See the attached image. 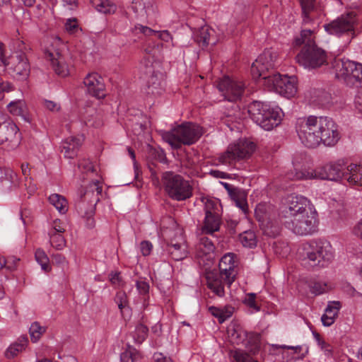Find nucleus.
<instances>
[{"label":"nucleus","mask_w":362,"mask_h":362,"mask_svg":"<svg viewBox=\"0 0 362 362\" xmlns=\"http://www.w3.org/2000/svg\"><path fill=\"white\" fill-rule=\"evenodd\" d=\"M152 244L148 241H143L141 243L140 249L144 256L148 255L152 250Z\"/></svg>","instance_id":"58"},{"label":"nucleus","mask_w":362,"mask_h":362,"mask_svg":"<svg viewBox=\"0 0 362 362\" xmlns=\"http://www.w3.org/2000/svg\"><path fill=\"white\" fill-rule=\"evenodd\" d=\"M165 190L172 199L177 201L188 199L192 194V187L189 182H166Z\"/></svg>","instance_id":"18"},{"label":"nucleus","mask_w":362,"mask_h":362,"mask_svg":"<svg viewBox=\"0 0 362 362\" xmlns=\"http://www.w3.org/2000/svg\"><path fill=\"white\" fill-rule=\"evenodd\" d=\"M44 105H45V107H46V109L50 110V111H58L59 109H60V106L54 103V101H51V100H45V103H44Z\"/></svg>","instance_id":"61"},{"label":"nucleus","mask_w":362,"mask_h":362,"mask_svg":"<svg viewBox=\"0 0 362 362\" xmlns=\"http://www.w3.org/2000/svg\"><path fill=\"white\" fill-rule=\"evenodd\" d=\"M247 112L250 118L262 129L270 131L281 122L282 112L278 107H272L270 104L254 100L247 106Z\"/></svg>","instance_id":"5"},{"label":"nucleus","mask_w":362,"mask_h":362,"mask_svg":"<svg viewBox=\"0 0 362 362\" xmlns=\"http://www.w3.org/2000/svg\"><path fill=\"white\" fill-rule=\"evenodd\" d=\"M354 234L362 240V218L355 225L353 229Z\"/></svg>","instance_id":"64"},{"label":"nucleus","mask_w":362,"mask_h":362,"mask_svg":"<svg viewBox=\"0 0 362 362\" xmlns=\"http://www.w3.org/2000/svg\"><path fill=\"white\" fill-rule=\"evenodd\" d=\"M35 257L36 261L41 265V267L44 271L47 272L49 270V259L42 250L37 249L35 251Z\"/></svg>","instance_id":"43"},{"label":"nucleus","mask_w":362,"mask_h":362,"mask_svg":"<svg viewBox=\"0 0 362 362\" xmlns=\"http://www.w3.org/2000/svg\"><path fill=\"white\" fill-rule=\"evenodd\" d=\"M277 64V53L272 49H265L252 63V75L255 80H262V85L269 90L286 98L294 96L297 92L296 77L274 72L267 74Z\"/></svg>","instance_id":"1"},{"label":"nucleus","mask_w":362,"mask_h":362,"mask_svg":"<svg viewBox=\"0 0 362 362\" xmlns=\"http://www.w3.org/2000/svg\"><path fill=\"white\" fill-rule=\"evenodd\" d=\"M93 6L95 9L104 14L114 13L117 9V6L110 0H92Z\"/></svg>","instance_id":"33"},{"label":"nucleus","mask_w":362,"mask_h":362,"mask_svg":"<svg viewBox=\"0 0 362 362\" xmlns=\"http://www.w3.org/2000/svg\"><path fill=\"white\" fill-rule=\"evenodd\" d=\"M356 21V14L351 12L325 24L324 28L329 34L340 36L343 34L353 33Z\"/></svg>","instance_id":"13"},{"label":"nucleus","mask_w":362,"mask_h":362,"mask_svg":"<svg viewBox=\"0 0 362 362\" xmlns=\"http://www.w3.org/2000/svg\"><path fill=\"white\" fill-rule=\"evenodd\" d=\"M156 36L165 42L172 40V36L168 30L157 31Z\"/></svg>","instance_id":"63"},{"label":"nucleus","mask_w":362,"mask_h":362,"mask_svg":"<svg viewBox=\"0 0 362 362\" xmlns=\"http://www.w3.org/2000/svg\"><path fill=\"white\" fill-rule=\"evenodd\" d=\"M139 352L132 346H128L120 356L121 362H139Z\"/></svg>","instance_id":"37"},{"label":"nucleus","mask_w":362,"mask_h":362,"mask_svg":"<svg viewBox=\"0 0 362 362\" xmlns=\"http://www.w3.org/2000/svg\"><path fill=\"white\" fill-rule=\"evenodd\" d=\"M272 207L269 205L259 204L255 209L256 217H265L269 213Z\"/></svg>","instance_id":"52"},{"label":"nucleus","mask_w":362,"mask_h":362,"mask_svg":"<svg viewBox=\"0 0 362 362\" xmlns=\"http://www.w3.org/2000/svg\"><path fill=\"white\" fill-rule=\"evenodd\" d=\"M28 339L26 336H21L18 341L11 344L6 350V356L8 358L15 357L24 350L28 344Z\"/></svg>","instance_id":"32"},{"label":"nucleus","mask_w":362,"mask_h":362,"mask_svg":"<svg viewBox=\"0 0 362 362\" xmlns=\"http://www.w3.org/2000/svg\"><path fill=\"white\" fill-rule=\"evenodd\" d=\"M78 168L83 175L81 177L83 180L100 181V180L104 179L102 176L98 175L92 162L88 159L80 160L78 163Z\"/></svg>","instance_id":"25"},{"label":"nucleus","mask_w":362,"mask_h":362,"mask_svg":"<svg viewBox=\"0 0 362 362\" xmlns=\"http://www.w3.org/2000/svg\"><path fill=\"white\" fill-rule=\"evenodd\" d=\"M294 44L300 46L304 44L300 52L296 55V62L308 69H316L327 63L326 52L317 47L314 41L313 30L303 29L300 37L295 38Z\"/></svg>","instance_id":"4"},{"label":"nucleus","mask_w":362,"mask_h":362,"mask_svg":"<svg viewBox=\"0 0 362 362\" xmlns=\"http://www.w3.org/2000/svg\"><path fill=\"white\" fill-rule=\"evenodd\" d=\"M214 33V30L208 26L202 27L196 34L195 40L200 46L206 47L209 44H216V41L211 39V33Z\"/></svg>","instance_id":"31"},{"label":"nucleus","mask_w":362,"mask_h":362,"mask_svg":"<svg viewBox=\"0 0 362 362\" xmlns=\"http://www.w3.org/2000/svg\"><path fill=\"white\" fill-rule=\"evenodd\" d=\"M255 150V144L247 139H239L236 143L230 144L227 151L220 156V161L230 164L233 160L247 158Z\"/></svg>","instance_id":"12"},{"label":"nucleus","mask_w":362,"mask_h":362,"mask_svg":"<svg viewBox=\"0 0 362 362\" xmlns=\"http://www.w3.org/2000/svg\"><path fill=\"white\" fill-rule=\"evenodd\" d=\"M47 58L50 60L52 69L57 75L62 77L68 76V66L64 62L62 57H59L55 58L52 53H49Z\"/></svg>","instance_id":"30"},{"label":"nucleus","mask_w":362,"mask_h":362,"mask_svg":"<svg viewBox=\"0 0 362 362\" xmlns=\"http://www.w3.org/2000/svg\"><path fill=\"white\" fill-rule=\"evenodd\" d=\"M209 174L212 175L214 178L216 179H230V180H240V177L238 175L236 174H228L226 173L216 170H212L209 172Z\"/></svg>","instance_id":"49"},{"label":"nucleus","mask_w":362,"mask_h":362,"mask_svg":"<svg viewBox=\"0 0 362 362\" xmlns=\"http://www.w3.org/2000/svg\"><path fill=\"white\" fill-rule=\"evenodd\" d=\"M164 234L168 240L165 250L170 257L175 261L185 259L188 255V250L182 229H166Z\"/></svg>","instance_id":"11"},{"label":"nucleus","mask_w":362,"mask_h":362,"mask_svg":"<svg viewBox=\"0 0 362 362\" xmlns=\"http://www.w3.org/2000/svg\"><path fill=\"white\" fill-rule=\"evenodd\" d=\"M202 202L204 203L205 216L218 214L217 206L218 201L209 198H203Z\"/></svg>","instance_id":"42"},{"label":"nucleus","mask_w":362,"mask_h":362,"mask_svg":"<svg viewBox=\"0 0 362 362\" xmlns=\"http://www.w3.org/2000/svg\"><path fill=\"white\" fill-rule=\"evenodd\" d=\"M235 257V254L227 253L221 257L218 264L219 274L226 276V282L229 284H233L237 275Z\"/></svg>","instance_id":"16"},{"label":"nucleus","mask_w":362,"mask_h":362,"mask_svg":"<svg viewBox=\"0 0 362 362\" xmlns=\"http://www.w3.org/2000/svg\"><path fill=\"white\" fill-rule=\"evenodd\" d=\"M52 233H58L62 234L65 231V228L64 227V223L59 219H56L53 221L52 223Z\"/></svg>","instance_id":"57"},{"label":"nucleus","mask_w":362,"mask_h":362,"mask_svg":"<svg viewBox=\"0 0 362 362\" xmlns=\"http://www.w3.org/2000/svg\"><path fill=\"white\" fill-rule=\"evenodd\" d=\"M230 356L235 362H258L254 360L248 354L240 349L232 351Z\"/></svg>","instance_id":"39"},{"label":"nucleus","mask_w":362,"mask_h":362,"mask_svg":"<svg viewBox=\"0 0 362 362\" xmlns=\"http://www.w3.org/2000/svg\"><path fill=\"white\" fill-rule=\"evenodd\" d=\"M207 287L218 297L225 295L224 288L230 287L231 284L226 282V276L214 271H208L205 274Z\"/></svg>","instance_id":"17"},{"label":"nucleus","mask_w":362,"mask_h":362,"mask_svg":"<svg viewBox=\"0 0 362 362\" xmlns=\"http://www.w3.org/2000/svg\"><path fill=\"white\" fill-rule=\"evenodd\" d=\"M45 327L41 326L37 322L32 323L30 327V335L33 342H37L45 332Z\"/></svg>","instance_id":"38"},{"label":"nucleus","mask_w":362,"mask_h":362,"mask_svg":"<svg viewBox=\"0 0 362 362\" xmlns=\"http://www.w3.org/2000/svg\"><path fill=\"white\" fill-rule=\"evenodd\" d=\"M13 86L8 81H3L0 83V94L4 92L8 93L13 90Z\"/></svg>","instance_id":"62"},{"label":"nucleus","mask_w":362,"mask_h":362,"mask_svg":"<svg viewBox=\"0 0 362 362\" xmlns=\"http://www.w3.org/2000/svg\"><path fill=\"white\" fill-rule=\"evenodd\" d=\"M4 65L8 66L13 77L18 80L26 79L30 74V66L25 53H16Z\"/></svg>","instance_id":"15"},{"label":"nucleus","mask_w":362,"mask_h":362,"mask_svg":"<svg viewBox=\"0 0 362 362\" xmlns=\"http://www.w3.org/2000/svg\"><path fill=\"white\" fill-rule=\"evenodd\" d=\"M315 209L311 202L301 195H289L281 208L280 217L282 222L288 221L296 216Z\"/></svg>","instance_id":"8"},{"label":"nucleus","mask_w":362,"mask_h":362,"mask_svg":"<svg viewBox=\"0 0 362 362\" xmlns=\"http://www.w3.org/2000/svg\"><path fill=\"white\" fill-rule=\"evenodd\" d=\"M52 259L54 262L59 265H64L66 263L65 257L59 253L53 254Z\"/></svg>","instance_id":"60"},{"label":"nucleus","mask_w":362,"mask_h":362,"mask_svg":"<svg viewBox=\"0 0 362 362\" xmlns=\"http://www.w3.org/2000/svg\"><path fill=\"white\" fill-rule=\"evenodd\" d=\"M153 62L154 59H153V57L151 59L147 57H144L142 59L140 69L146 75H148V74H151L155 71L153 68Z\"/></svg>","instance_id":"45"},{"label":"nucleus","mask_w":362,"mask_h":362,"mask_svg":"<svg viewBox=\"0 0 362 362\" xmlns=\"http://www.w3.org/2000/svg\"><path fill=\"white\" fill-rule=\"evenodd\" d=\"M101 184L102 182H90L83 196H86L89 192H92L93 194L95 192H96L97 195L100 194L103 191V186Z\"/></svg>","instance_id":"51"},{"label":"nucleus","mask_w":362,"mask_h":362,"mask_svg":"<svg viewBox=\"0 0 362 362\" xmlns=\"http://www.w3.org/2000/svg\"><path fill=\"white\" fill-rule=\"evenodd\" d=\"M115 300L118 305V307L122 313L123 312V309L129 308L127 296L125 292L118 291L115 298Z\"/></svg>","instance_id":"46"},{"label":"nucleus","mask_w":362,"mask_h":362,"mask_svg":"<svg viewBox=\"0 0 362 362\" xmlns=\"http://www.w3.org/2000/svg\"><path fill=\"white\" fill-rule=\"evenodd\" d=\"M301 216H296L283 222L285 227L298 235L313 234L317 229V212L315 209L310 210Z\"/></svg>","instance_id":"9"},{"label":"nucleus","mask_w":362,"mask_h":362,"mask_svg":"<svg viewBox=\"0 0 362 362\" xmlns=\"http://www.w3.org/2000/svg\"><path fill=\"white\" fill-rule=\"evenodd\" d=\"M148 155L153 159L159 161L162 163H167V158L164 151L160 148H155L153 146L149 147Z\"/></svg>","instance_id":"41"},{"label":"nucleus","mask_w":362,"mask_h":362,"mask_svg":"<svg viewBox=\"0 0 362 362\" xmlns=\"http://www.w3.org/2000/svg\"><path fill=\"white\" fill-rule=\"evenodd\" d=\"M310 291L315 295H320L328 290L327 284L321 281H315L310 285Z\"/></svg>","instance_id":"47"},{"label":"nucleus","mask_w":362,"mask_h":362,"mask_svg":"<svg viewBox=\"0 0 362 362\" xmlns=\"http://www.w3.org/2000/svg\"><path fill=\"white\" fill-rule=\"evenodd\" d=\"M206 235H201L199 243L197 245V256L202 257L203 256H209L207 259L211 258V254L215 250L214 241L211 236H206Z\"/></svg>","instance_id":"26"},{"label":"nucleus","mask_w":362,"mask_h":362,"mask_svg":"<svg viewBox=\"0 0 362 362\" xmlns=\"http://www.w3.org/2000/svg\"><path fill=\"white\" fill-rule=\"evenodd\" d=\"M256 295L253 293H248L244 300V303L250 308L255 310L256 311L259 310V308L257 305Z\"/></svg>","instance_id":"53"},{"label":"nucleus","mask_w":362,"mask_h":362,"mask_svg":"<svg viewBox=\"0 0 362 362\" xmlns=\"http://www.w3.org/2000/svg\"><path fill=\"white\" fill-rule=\"evenodd\" d=\"M297 132L301 142L308 148H315L321 142L334 146L339 139L334 122L327 117L309 116L298 124Z\"/></svg>","instance_id":"2"},{"label":"nucleus","mask_w":362,"mask_h":362,"mask_svg":"<svg viewBox=\"0 0 362 362\" xmlns=\"http://www.w3.org/2000/svg\"><path fill=\"white\" fill-rule=\"evenodd\" d=\"M21 139L18 126L6 114L0 112V145L8 151L15 149Z\"/></svg>","instance_id":"10"},{"label":"nucleus","mask_w":362,"mask_h":362,"mask_svg":"<svg viewBox=\"0 0 362 362\" xmlns=\"http://www.w3.org/2000/svg\"><path fill=\"white\" fill-rule=\"evenodd\" d=\"M163 181H184L181 177L178 175L175 174L173 172L167 171L163 173L162 175Z\"/></svg>","instance_id":"55"},{"label":"nucleus","mask_w":362,"mask_h":362,"mask_svg":"<svg viewBox=\"0 0 362 362\" xmlns=\"http://www.w3.org/2000/svg\"><path fill=\"white\" fill-rule=\"evenodd\" d=\"M202 134V129L198 124L186 122L170 131L163 132L162 137L173 148L177 149L181 148L182 145L190 146L196 143Z\"/></svg>","instance_id":"6"},{"label":"nucleus","mask_w":362,"mask_h":362,"mask_svg":"<svg viewBox=\"0 0 362 362\" xmlns=\"http://www.w3.org/2000/svg\"><path fill=\"white\" fill-rule=\"evenodd\" d=\"M20 262V259L16 257H10L6 259V267H7L9 269H15L18 262Z\"/></svg>","instance_id":"59"},{"label":"nucleus","mask_w":362,"mask_h":362,"mask_svg":"<svg viewBox=\"0 0 362 362\" xmlns=\"http://www.w3.org/2000/svg\"><path fill=\"white\" fill-rule=\"evenodd\" d=\"M49 201L61 214H65L67 211V202L64 197L53 194L49 196Z\"/></svg>","instance_id":"34"},{"label":"nucleus","mask_w":362,"mask_h":362,"mask_svg":"<svg viewBox=\"0 0 362 362\" xmlns=\"http://www.w3.org/2000/svg\"><path fill=\"white\" fill-rule=\"evenodd\" d=\"M221 219L218 214L205 216L201 226V235H209L215 238L214 233L220 229Z\"/></svg>","instance_id":"24"},{"label":"nucleus","mask_w":362,"mask_h":362,"mask_svg":"<svg viewBox=\"0 0 362 362\" xmlns=\"http://www.w3.org/2000/svg\"><path fill=\"white\" fill-rule=\"evenodd\" d=\"M83 142V139L81 136H69L61 142V153L64 158L73 159L77 156Z\"/></svg>","instance_id":"20"},{"label":"nucleus","mask_w":362,"mask_h":362,"mask_svg":"<svg viewBox=\"0 0 362 362\" xmlns=\"http://www.w3.org/2000/svg\"><path fill=\"white\" fill-rule=\"evenodd\" d=\"M239 240L245 247L252 248L257 245L255 233L252 230H246L239 235Z\"/></svg>","instance_id":"35"},{"label":"nucleus","mask_w":362,"mask_h":362,"mask_svg":"<svg viewBox=\"0 0 362 362\" xmlns=\"http://www.w3.org/2000/svg\"><path fill=\"white\" fill-rule=\"evenodd\" d=\"M149 78L148 79V88H152V93H160L158 89L161 88L163 83V76L160 72L153 71V73L148 74Z\"/></svg>","instance_id":"36"},{"label":"nucleus","mask_w":362,"mask_h":362,"mask_svg":"<svg viewBox=\"0 0 362 362\" xmlns=\"http://www.w3.org/2000/svg\"><path fill=\"white\" fill-rule=\"evenodd\" d=\"M65 28L70 34L76 33L79 30L77 20L76 18L68 19L65 23Z\"/></svg>","instance_id":"50"},{"label":"nucleus","mask_w":362,"mask_h":362,"mask_svg":"<svg viewBox=\"0 0 362 362\" xmlns=\"http://www.w3.org/2000/svg\"><path fill=\"white\" fill-rule=\"evenodd\" d=\"M344 69L351 70V76L347 78V86L359 87L362 86V64L356 62H346ZM339 68H343V64H339Z\"/></svg>","instance_id":"22"},{"label":"nucleus","mask_w":362,"mask_h":362,"mask_svg":"<svg viewBox=\"0 0 362 362\" xmlns=\"http://www.w3.org/2000/svg\"><path fill=\"white\" fill-rule=\"evenodd\" d=\"M300 254L303 260L311 267H324L333 259L332 247L327 241H310L305 243L300 247Z\"/></svg>","instance_id":"7"},{"label":"nucleus","mask_w":362,"mask_h":362,"mask_svg":"<svg viewBox=\"0 0 362 362\" xmlns=\"http://www.w3.org/2000/svg\"><path fill=\"white\" fill-rule=\"evenodd\" d=\"M49 235L50 237V243L52 247H55L57 250H62L65 246L66 241L62 234L49 232Z\"/></svg>","instance_id":"44"},{"label":"nucleus","mask_w":362,"mask_h":362,"mask_svg":"<svg viewBox=\"0 0 362 362\" xmlns=\"http://www.w3.org/2000/svg\"><path fill=\"white\" fill-rule=\"evenodd\" d=\"M340 308L341 303L339 301L329 302L325 313L321 317L322 322L325 326H330L334 322Z\"/></svg>","instance_id":"27"},{"label":"nucleus","mask_w":362,"mask_h":362,"mask_svg":"<svg viewBox=\"0 0 362 362\" xmlns=\"http://www.w3.org/2000/svg\"><path fill=\"white\" fill-rule=\"evenodd\" d=\"M148 332V327L143 325L139 324L136 325L134 334V338L136 343L141 344L147 337Z\"/></svg>","instance_id":"40"},{"label":"nucleus","mask_w":362,"mask_h":362,"mask_svg":"<svg viewBox=\"0 0 362 362\" xmlns=\"http://www.w3.org/2000/svg\"><path fill=\"white\" fill-rule=\"evenodd\" d=\"M217 88L226 100L235 102L241 98L245 85L241 81L225 76L218 81Z\"/></svg>","instance_id":"14"},{"label":"nucleus","mask_w":362,"mask_h":362,"mask_svg":"<svg viewBox=\"0 0 362 362\" xmlns=\"http://www.w3.org/2000/svg\"><path fill=\"white\" fill-rule=\"evenodd\" d=\"M8 110L15 116H21L24 121L31 122V119L27 112V106L25 101L18 100L11 101L7 105Z\"/></svg>","instance_id":"29"},{"label":"nucleus","mask_w":362,"mask_h":362,"mask_svg":"<svg viewBox=\"0 0 362 362\" xmlns=\"http://www.w3.org/2000/svg\"><path fill=\"white\" fill-rule=\"evenodd\" d=\"M346 62H354L353 61H350L349 59H345V58H339L335 57L333 61L332 62V69H333L336 78L338 79L344 81V82L347 84V78L351 76V70L348 69L347 71L346 69H344L343 68H339V65L341 64H343V66L345 64H347Z\"/></svg>","instance_id":"28"},{"label":"nucleus","mask_w":362,"mask_h":362,"mask_svg":"<svg viewBox=\"0 0 362 362\" xmlns=\"http://www.w3.org/2000/svg\"><path fill=\"white\" fill-rule=\"evenodd\" d=\"M89 94L101 98L105 96V84L103 78L97 73L88 74L83 80Z\"/></svg>","instance_id":"19"},{"label":"nucleus","mask_w":362,"mask_h":362,"mask_svg":"<svg viewBox=\"0 0 362 362\" xmlns=\"http://www.w3.org/2000/svg\"><path fill=\"white\" fill-rule=\"evenodd\" d=\"M296 173L290 180H322L327 181H362V165L351 163L346 165L344 160H339L322 168L310 170H297L300 161L293 160Z\"/></svg>","instance_id":"3"},{"label":"nucleus","mask_w":362,"mask_h":362,"mask_svg":"<svg viewBox=\"0 0 362 362\" xmlns=\"http://www.w3.org/2000/svg\"><path fill=\"white\" fill-rule=\"evenodd\" d=\"M136 286L140 294L145 295L148 293L149 285L147 282L139 280L136 283Z\"/></svg>","instance_id":"56"},{"label":"nucleus","mask_w":362,"mask_h":362,"mask_svg":"<svg viewBox=\"0 0 362 362\" xmlns=\"http://www.w3.org/2000/svg\"><path fill=\"white\" fill-rule=\"evenodd\" d=\"M301 8L302 24L314 23L315 12L317 9L316 0H298Z\"/></svg>","instance_id":"23"},{"label":"nucleus","mask_w":362,"mask_h":362,"mask_svg":"<svg viewBox=\"0 0 362 362\" xmlns=\"http://www.w3.org/2000/svg\"><path fill=\"white\" fill-rule=\"evenodd\" d=\"M134 30L144 34L146 36L156 35L157 31L142 25L138 24L135 25Z\"/></svg>","instance_id":"54"},{"label":"nucleus","mask_w":362,"mask_h":362,"mask_svg":"<svg viewBox=\"0 0 362 362\" xmlns=\"http://www.w3.org/2000/svg\"><path fill=\"white\" fill-rule=\"evenodd\" d=\"M17 175L8 168H0V181H13Z\"/></svg>","instance_id":"48"},{"label":"nucleus","mask_w":362,"mask_h":362,"mask_svg":"<svg viewBox=\"0 0 362 362\" xmlns=\"http://www.w3.org/2000/svg\"><path fill=\"white\" fill-rule=\"evenodd\" d=\"M227 190L230 197L233 199L235 205L240 208L244 214L248 211V205L247 202V192L245 190L234 187L228 182H221Z\"/></svg>","instance_id":"21"}]
</instances>
